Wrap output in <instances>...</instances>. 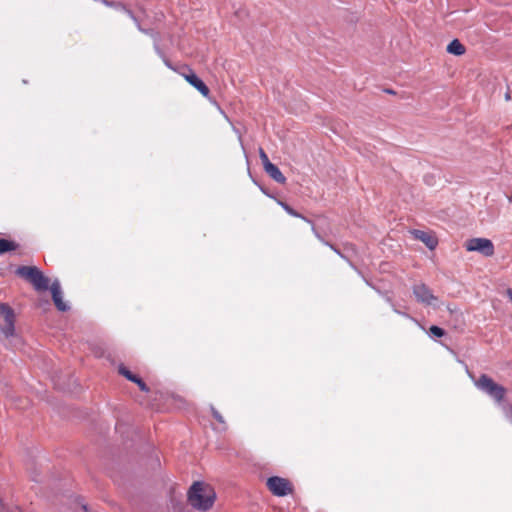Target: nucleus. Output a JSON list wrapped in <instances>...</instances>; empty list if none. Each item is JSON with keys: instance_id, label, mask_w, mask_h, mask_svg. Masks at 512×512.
Segmentation results:
<instances>
[{"instance_id": "0eeeda50", "label": "nucleus", "mask_w": 512, "mask_h": 512, "mask_svg": "<svg viewBox=\"0 0 512 512\" xmlns=\"http://www.w3.org/2000/svg\"><path fill=\"white\" fill-rule=\"evenodd\" d=\"M413 294L417 301L425 305H433L437 301V297L434 296L429 287L425 284H417L413 287Z\"/></svg>"}, {"instance_id": "4468645a", "label": "nucleus", "mask_w": 512, "mask_h": 512, "mask_svg": "<svg viewBox=\"0 0 512 512\" xmlns=\"http://www.w3.org/2000/svg\"><path fill=\"white\" fill-rule=\"evenodd\" d=\"M17 248V245L10 240L0 238V254L6 253L8 251H13Z\"/></svg>"}, {"instance_id": "412c9836", "label": "nucleus", "mask_w": 512, "mask_h": 512, "mask_svg": "<svg viewBox=\"0 0 512 512\" xmlns=\"http://www.w3.org/2000/svg\"><path fill=\"white\" fill-rule=\"evenodd\" d=\"M330 247L338 254H340L339 250H337L336 248H334L332 245H330Z\"/></svg>"}, {"instance_id": "6ab92c4d", "label": "nucleus", "mask_w": 512, "mask_h": 512, "mask_svg": "<svg viewBox=\"0 0 512 512\" xmlns=\"http://www.w3.org/2000/svg\"><path fill=\"white\" fill-rule=\"evenodd\" d=\"M260 156H261L262 160H269L267 155L265 154V152L262 149H260Z\"/></svg>"}, {"instance_id": "6e6552de", "label": "nucleus", "mask_w": 512, "mask_h": 512, "mask_svg": "<svg viewBox=\"0 0 512 512\" xmlns=\"http://www.w3.org/2000/svg\"><path fill=\"white\" fill-rule=\"evenodd\" d=\"M410 234L414 237V239L424 243L430 250H434L438 245L437 237L430 231L413 229L410 231Z\"/></svg>"}, {"instance_id": "9b49d317", "label": "nucleus", "mask_w": 512, "mask_h": 512, "mask_svg": "<svg viewBox=\"0 0 512 512\" xmlns=\"http://www.w3.org/2000/svg\"><path fill=\"white\" fill-rule=\"evenodd\" d=\"M265 172L276 182L283 184L286 180L279 168L272 162H263Z\"/></svg>"}, {"instance_id": "4be33fe9", "label": "nucleus", "mask_w": 512, "mask_h": 512, "mask_svg": "<svg viewBox=\"0 0 512 512\" xmlns=\"http://www.w3.org/2000/svg\"><path fill=\"white\" fill-rule=\"evenodd\" d=\"M12 512H22L18 507H16Z\"/></svg>"}, {"instance_id": "20e7f679", "label": "nucleus", "mask_w": 512, "mask_h": 512, "mask_svg": "<svg viewBox=\"0 0 512 512\" xmlns=\"http://www.w3.org/2000/svg\"><path fill=\"white\" fill-rule=\"evenodd\" d=\"M266 486L277 497L287 496L294 491L293 484L288 479L279 476L269 477L266 481Z\"/></svg>"}, {"instance_id": "9d476101", "label": "nucleus", "mask_w": 512, "mask_h": 512, "mask_svg": "<svg viewBox=\"0 0 512 512\" xmlns=\"http://www.w3.org/2000/svg\"><path fill=\"white\" fill-rule=\"evenodd\" d=\"M53 302L59 311H66L68 309L67 304L63 301L61 287L58 281H55L50 286Z\"/></svg>"}, {"instance_id": "aec40b11", "label": "nucleus", "mask_w": 512, "mask_h": 512, "mask_svg": "<svg viewBox=\"0 0 512 512\" xmlns=\"http://www.w3.org/2000/svg\"><path fill=\"white\" fill-rule=\"evenodd\" d=\"M510 99H511V97H510V93H509V92H507V93L505 94V100H506V101H509Z\"/></svg>"}, {"instance_id": "f257e3e1", "label": "nucleus", "mask_w": 512, "mask_h": 512, "mask_svg": "<svg viewBox=\"0 0 512 512\" xmlns=\"http://www.w3.org/2000/svg\"><path fill=\"white\" fill-rule=\"evenodd\" d=\"M216 499V494L211 485L205 482H194L188 491L189 504L200 511L209 510Z\"/></svg>"}, {"instance_id": "f8f14e48", "label": "nucleus", "mask_w": 512, "mask_h": 512, "mask_svg": "<svg viewBox=\"0 0 512 512\" xmlns=\"http://www.w3.org/2000/svg\"><path fill=\"white\" fill-rule=\"evenodd\" d=\"M278 204L291 216L293 217H297V218H301L303 219L304 221L310 223L312 225V230L314 232V234L316 235L317 238L320 239V235L316 232L315 230V227L313 225V223L308 220L306 217L302 216L300 213H298L296 210H294L292 207H290L287 203L283 202V201H278Z\"/></svg>"}, {"instance_id": "dca6fc26", "label": "nucleus", "mask_w": 512, "mask_h": 512, "mask_svg": "<svg viewBox=\"0 0 512 512\" xmlns=\"http://www.w3.org/2000/svg\"><path fill=\"white\" fill-rule=\"evenodd\" d=\"M429 331L432 335H434L436 337H442L445 334V332L442 328L435 326V325L431 326Z\"/></svg>"}, {"instance_id": "1a4fd4ad", "label": "nucleus", "mask_w": 512, "mask_h": 512, "mask_svg": "<svg viewBox=\"0 0 512 512\" xmlns=\"http://www.w3.org/2000/svg\"><path fill=\"white\" fill-rule=\"evenodd\" d=\"M0 316L3 317V319L6 323L5 328L3 330L4 334L6 336L13 335L15 316H14V312H13L12 308L5 303H0Z\"/></svg>"}, {"instance_id": "ddd939ff", "label": "nucleus", "mask_w": 512, "mask_h": 512, "mask_svg": "<svg viewBox=\"0 0 512 512\" xmlns=\"http://www.w3.org/2000/svg\"><path fill=\"white\" fill-rule=\"evenodd\" d=\"M447 52L456 56H461L465 54L466 48L458 39H454L448 44Z\"/></svg>"}, {"instance_id": "a211bd4d", "label": "nucleus", "mask_w": 512, "mask_h": 512, "mask_svg": "<svg viewBox=\"0 0 512 512\" xmlns=\"http://www.w3.org/2000/svg\"><path fill=\"white\" fill-rule=\"evenodd\" d=\"M213 416L219 421V422H224L223 420V417L217 412V411H213Z\"/></svg>"}, {"instance_id": "2eb2a0df", "label": "nucleus", "mask_w": 512, "mask_h": 512, "mask_svg": "<svg viewBox=\"0 0 512 512\" xmlns=\"http://www.w3.org/2000/svg\"><path fill=\"white\" fill-rule=\"evenodd\" d=\"M118 372L120 375L124 376L127 380L134 382L135 379L138 377L137 375L133 374L127 367L124 365H120L118 367Z\"/></svg>"}, {"instance_id": "7ed1b4c3", "label": "nucleus", "mask_w": 512, "mask_h": 512, "mask_svg": "<svg viewBox=\"0 0 512 512\" xmlns=\"http://www.w3.org/2000/svg\"><path fill=\"white\" fill-rule=\"evenodd\" d=\"M475 386L494 399L496 402L504 400L506 395V388L496 383L490 376L482 374L475 381Z\"/></svg>"}, {"instance_id": "39448f33", "label": "nucleus", "mask_w": 512, "mask_h": 512, "mask_svg": "<svg viewBox=\"0 0 512 512\" xmlns=\"http://www.w3.org/2000/svg\"><path fill=\"white\" fill-rule=\"evenodd\" d=\"M464 247L469 252H478L485 257H491L495 253L493 242L488 238H471L465 241Z\"/></svg>"}, {"instance_id": "f03ea898", "label": "nucleus", "mask_w": 512, "mask_h": 512, "mask_svg": "<svg viewBox=\"0 0 512 512\" xmlns=\"http://www.w3.org/2000/svg\"><path fill=\"white\" fill-rule=\"evenodd\" d=\"M16 274L31 283L36 290L44 291L49 288V279L35 266H20Z\"/></svg>"}, {"instance_id": "f3484780", "label": "nucleus", "mask_w": 512, "mask_h": 512, "mask_svg": "<svg viewBox=\"0 0 512 512\" xmlns=\"http://www.w3.org/2000/svg\"><path fill=\"white\" fill-rule=\"evenodd\" d=\"M134 383L138 385V387L141 391L147 392L149 390L148 386L145 384V382L140 377H137L135 379Z\"/></svg>"}, {"instance_id": "423d86ee", "label": "nucleus", "mask_w": 512, "mask_h": 512, "mask_svg": "<svg viewBox=\"0 0 512 512\" xmlns=\"http://www.w3.org/2000/svg\"><path fill=\"white\" fill-rule=\"evenodd\" d=\"M188 73H181L184 79L193 86L202 96L208 98L210 95V90L208 86L193 72L192 69L187 68Z\"/></svg>"}]
</instances>
